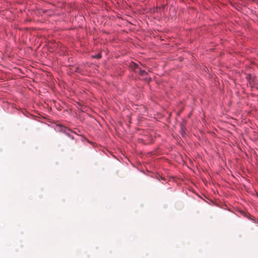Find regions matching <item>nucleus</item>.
<instances>
[{"instance_id":"1","label":"nucleus","mask_w":258,"mask_h":258,"mask_svg":"<svg viewBox=\"0 0 258 258\" xmlns=\"http://www.w3.org/2000/svg\"><path fill=\"white\" fill-rule=\"evenodd\" d=\"M55 130L57 132H61L64 134L72 140L74 139V137L72 135V134H75V133L70 128L63 125L57 124L55 126Z\"/></svg>"},{"instance_id":"5","label":"nucleus","mask_w":258,"mask_h":258,"mask_svg":"<svg viewBox=\"0 0 258 258\" xmlns=\"http://www.w3.org/2000/svg\"><path fill=\"white\" fill-rule=\"evenodd\" d=\"M252 76L250 74H246L245 78L249 83H251V80L252 79Z\"/></svg>"},{"instance_id":"2","label":"nucleus","mask_w":258,"mask_h":258,"mask_svg":"<svg viewBox=\"0 0 258 258\" xmlns=\"http://www.w3.org/2000/svg\"><path fill=\"white\" fill-rule=\"evenodd\" d=\"M185 131H186L185 126L183 124H181L180 125V134L182 137H183L184 136V135H185Z\"/></svg>"},{"instance_id":"8","label":"nucleus","mask_w":258,"mask_h":258,"mask_svg":"<svg viewBox=\"0 0 258 258\" xmlns=\"http://www.w3.org/2000/svg\"><path fill=\"white\" fill-rule=\"evenodd\" d=\"M249 217L248 218L251 220H253V221H255L254 219H253L252 218H251V216L250 215H249Z\"/></svg>"},{"instance_id":"6","label":"nucleus","mask_w":258,"mask_h":258,"mask_svg":"<svg viewBox=\"0 0 258 258\" xmlns=\"http://www.w3.org/2000/svg\"><path fill=\"white\" fill-rule=\"evenodd\" d=\"M92 57L94 58L99 59L101 57V53H98L97 54H95L94 55H93Z\"/></svg>"},{"instance_id":"3","label":"nucleus","mask_w":258,"mask_h":258,"mask_svg":"<svg viewBox=\"0 0 258 258\" xmlns=\"http://www.w3.org/2000/svg\"><path fill=\"white\" fill-rule=\"evenodd\" d=\"M131 67L133 69H139V68H140L139 67V66L138 64L136 63V62H133V61H132L131 63Z\"/></svg>"},{"instance_id":"7","label":"nucleus","mask_w":258,"mask_h":258,"mask_svg":"<svg viewBox=\"0 0 258 258\" xmlns=\"http://www.w3.org/2000/svg\"><path fill=\"white\" fill-rule=\"evenodd\" d=\"M75 72L76 73L81 74V69L79 67H78L76 68V69L75 70Z\"/></svg>"},{"instance_id":"4","label":"nucleus","mask_w":258,"mask_h":258,"mask_svg":"<svg viewBox=\"0 0 258 258\" xmlns=\"http://www.w3.org/2000/svg\"><path fill=\"white\" fill-rule=\"evenodd\" d=\"M139 74L142 76H145L148 74L147 72L145 70L141 69V68H139Z\"/></svg>"}]
</instances>
